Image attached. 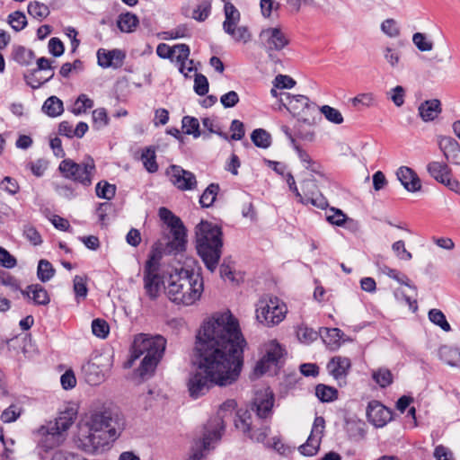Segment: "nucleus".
I'll use <instances>...</instances> for the list:
<instances>
[{
    "label": "nucleus",
    "instance_id": "f257e3e1",
    "mask_svg": "<svg viewBox=\"0 0 460 460\" xmlns=\"http://www.w3.org/2000/svg\"><path fill=\"white\" fill-rule=\"evenodd\" d=\"M246 341L230 312L218 314L204 323L196 341V365L205 374L226 386L238 378L243 364Z\"/></svg>",
    "mask_w": 460,
    "mask_h": 460
},
{
    "label": "nucleus",
    "instance_id": "f03ea898",
    "mask_svg": "<svg viewBox=\"0 0 460 460\" xmlns=\"http://www.w3.org/2000/svg\"><path fill=\"white\" fill-rule=\"evenodd\" d=\"M125 418L116 408L102 406L85 414L75 441L76 447L88 454H98L109 448L125 429Z\"/></svg>",
    "mask_w": 460,
    "mask_h": 460
},
{
    "label": "nucleus",
    "instance_id": "7ed1b4c3",
    "mask_svg": "<svg viewBox=\"0 0 460 460\" xmlns=\"http://www.w3.org/2000/svg\"><path fill=\"white\" fill-rule=\"evenodd\" d=\"M204 290L202 277L191 270H174L167 279L165 294L178 305L189 306L199 300Z\"/></svg>",
    "mask_w": 460,
    "mask_h": 460
},
{
    "label": "nucleus",
    "instance_id": "20e7f679",
    "mask_svg": "<svg viewBox=\"0 0 460 460\" xmlns=\"http://www.w3.org/2000/svg\"><path fill=\"white\" fill-rule=\"evenodd\" d=\"M165 345L166 340L160 335L154 337L146 334L137 335L134 340L127 367H130L135 360L144 356L137 374L142 380L150 378L164 355Z\"/></svg>",
    "mask_w": 460,
    "mask_h": 460
},
{
    "label": "nucleus",
    "instance_id": "39448f33",
    "mask_svg": "<svg viewBox=\"0 0 460 460\" xmlns=\"http://www.w3.org/2000/svg\"><path fill=\"white\" fill-rule=\"evenodd\" d=\"M196 249L207 269L214 272L217 268L223 247L221 228L208 221H201L195 228Z\"/></svg>",
    "mask_w": 460,
    "mask_h": 460
},
{
    "label": "nucleus",
    "instance_id": "423d86ee",
    "mask_svg": "<svg viewBox=\"0 0 460 460\" xmlns=\"http://www.w3.org/2000/svg\"><path fill=\"white\" fill-rule=\"evenodd\" d=\"M76 417L74 409L59 414L55 421H49L37 430L38 448L45 453L60 446L66 439V432L72 426Z\"/></svg>",
    "mask_w": 460,
    "mask_h": 460
},
{
    "label": "nucleus",
    "instance_id": "0eeeda50",
    "mask_svg": "<svg viewBox=\"0 0 460 460\" xmlns=\"http://www.w3.org/2000/svg\"><path fill=\"white\" fill-rule=\"evenodd\" d=\"M58 169L65 178L79 182L85 187L92 184L95 173L94 161L91 157H87L80 164L72 159H64Z\"/></svg>",
    "mask_w": 460,
    "mask_h": 460
},
{
    "label": "nucleus",
    "instance_id": "6e6552de",
    "mask_svg": "<svg viewBox=\"0 0 460 460\" xmlns=\"http://www.w3.org/2000/svg\"><path fill=\"white\" fill-rule=\"evenodd\" d=\"M287 305L278 297H263L256 307L257 320L266 326L279 324L286 316Z\"/></svg>",
    "mask_w": 460,
    "mask_h": 460
},
{
    "label": "nucleus",
    "instance_id": "1a4fd4ad",
    "mask_svg": "<svg viewBox=\"0 0 460 460\" xmlns=\"http://www.w3.org/2000/svg\"><path fill=\"white\" fill-rule=\"evenodd\" d=\"M236 407L234 400L226 401L219 408L217 415L208 420L204 427L203 433V447L209 448V444L218 442L225 430L224 419L226 417L227 412H232Z\"/></svg>",
    "mask_w": 460,
    "mask_h": 460
},
{
    "label": "nucleus",
    "instance_id": "9d476101",
    "mask_svg": "<svg viewBox=\"0 0 460 460\" xmlns=\"http://www.w3.org/2000/svg\"><path fill=\"white\" fill-rule=\"evenodd\" d=\"M213 385H217V379L205 374L197 367V370L190 372L187 380L190 396L198 399L206 394Z\"/></svg>",
    "mask_w": 460,
    "mask_h": 460
},
{
    "label": "nucleus",
    "instance_id": "9b49d317",
    "mask_svg": "<svg viewBox=\"0 0 460 460\" xmlns=\"http://www.w3.org/2000/svg\"><path fill=\"white\" fill-rule=\"evenodd\" d=\"M283 357V349L276 341H271L265 345V355L257 362L254 367V374L261 376L269 371L272 367H277L280 358Z\"/></svg>",
    "mask_w": 460,
    "mask_h": 460
},
{
    "label": "nucleus",
    "instance_id": "f8f14e48",
    "mask_svg": "<svg viewBox=\"0 0 460 460\" xmlns=\"http://www.w3.org/2000/svg\"><path fill=\"white\" fill-rule=\"evenodd\" d=\"M235 427L255 442L262 443L268 436V428L252 429V413L247 410H239L234 420Z\"/></svg>",
    "mask_w": 460,
    "mask_h": 460
},
{
    "label": "nucleus",
    "instance_id": "ddd939ff",
    "mask_svg": "<svg viewBox=\"0 0 460 460\" xmlns=\"http://www.w3.org/2000/svg\"><path fill=\"white\" fill-rule=\"evenodd\" d=\"M325 428L323 417L317 416L314 420L311 433L306 442L298 447L299 452L305 456H313L316 455L320 448L322 437Z\"/></svg>",
    "mask_w": 460,
    "mask_h": 460
},
{
    "label": "nucleus",
    "instance_id": "4468645a",
    "mask_svg": "<svg viewBox=\"0 0 460 460\" xmlns=\"http://www.w3.org/2000/svg\"><path fill=\"white\" fill-rule=\"evenodd\" d=\"M259 38L265 50L280 51L289 44L288 36L279 28L264 29Z\"/></svg>",
    "mask_w": 460,
    "mask_h": 460
},
{
    "label": "nucleus",
    "instance_id": "2eb2a0df",
    "mask_svg": "<svg viewBox=\"0 0 460 460\" xmlns=\"http://www.w3.org/2000/svg\"><path fill=\"white\" fill-rule=\"evenodd\" d=\"M143 282L145 293L151 300H156L162 288H165L163 276L159 271L152 270L150 264L144 267Z\"/></svg>",
    "mask_w": 460,
    "mask_h": 460
},
{
    "label": "nucleus",
    "instance_id": "dca6fc26",
    "mask_svg": "<svg viewBox=\"0 0 460 460\" xmlns=\"http://www.w3.org/2000/svg\"><path fill=\"white\" fill-rule=\"evenodd\" d=\"M172 184L181 190H193L197 186L193 172L184 170L179 165H171L166 172Z\"/></svg>",
    "mask_w": 460,
    "mask_h": 460
},
{
    "label": "nucleus",
    "instance_id": "f3484780",
    "mask_svg": "<svg viewBox=\"0 0 460 460\" xmlns=\"http://www.w3.org/2000/svg\"><path fill=\"white\" fill-rule=\"evenodd\" d=\"M273 404V393L269 388L259 390L255 393L252 411L256 412L258 419H268L272 414Z\"/></svg>",
    "mask_w": 460,
    "mask_h": 460
},
{
    "label": "nucleus",
    "instance_id": "a211bd4d",
    "mask_svg": "<svg viewBox=\"0 0 460 460\" xmlns=\"http://www.w3.org/2000/svg\"><path fill=\"white\" fill-rule=\"evenodd\" d=\"M280 103L294 116H300L305 110L314 109V104L305 95H292L288 93H280Z\"/></svg>",
    "mask_w": 460,
    "mask_h": 460
},
{
    "label": "nucleus",
    "instance_id": "6ab92c4d",
    "mask_svg": "<svg viewBox=\"0 0 460 460\" xmlns=\"http://www.w3.org/2000/svg\"><path fill=\"white\" fill-rule=\"evenodd\" d=\"M437 144L447 163L460 165V144L449 136H438Z\"/></svg>",
    "mask_w": 460,
    "mask_h": 460
},
{
    "label": "nucleus",
    "instance_id": "aec40b11",
    "mask_svg": "<svg viewBox=\"0 0 460 460\" xmlns=\"http://www.w3.org/2000/svg\"><path fill=\"white\" fill-rule=\"evenodd\" d=\"M126 55L124 51L114 49L107 50L105 49H99L97 50V62L98 65L102 68H119L124 63Z\"/></svg>",
    "mask_w": 460,
    "mask_h": 460
},
{
    "label": "nucleus",
    "instance_id": "412c9836",
    "mask_svg": "<svg viewBox=\"0 0 460 460\" xmlns=\"http://www.w3.org/2000/svg\"><path fill=\"white\" fill-rule=\"evenodd\" d=\"M367 417L369 422L380 428L391 420L392 412L379 402L372 401L367 405Z\"/></svg>",
    "mask_w": 460,
    "mask_h": 460
},
{
    "label": "nucleus",
    "instance_id": "4be33fe9",
    "mask_svg": "<svg viewBox=\"0 0 460 460\" xmlns=\"http://www.w3.org/2000/svg\"><path fill=\"white\" fill-rule=\"evenodd\" d=\"M101 358H96L95 360L87 362L83 366V372L85 380L91 385H96L104 381L108 366L104 367L101 364Z\"/></svg>",
    "mask_w": 460,
    "mask_h": 460
},
{
    "label": "nucleus",
    "instance_id": "5701e85b",
    "mask_svg": "<svg viewBox=\"0 0 460 460\" xmlns=\"http://www.w3.org/2000/svg\"><path fill=\"white\" fill-rule=\"evenodd\" d=\"M396 176L402 185L411 192L420 190L421 182L417 173L408 166H401L397 172Z\"/></svg>",
    "mask_w": 460,
    "mask_h": 460
},
{
    "label": "nucleus",
    "instance_id": "b1692460",
    "mask_svg": "<svg viewBox=\"0 0 460 460\" xmlns=\"http://www.w3.org/2000/svg\"><path fill=\"white\" fill-rule=\"evenodd\" d=\"M350 367V359L341 356L333 357L327 364L329 373L336 380H343L347 376Z\"/></svg>",
    "mask_w": 460,
    "mask_h": 460
},
{
    "label": "nucleus",
    "instance_id": "393cba45",
    "mask_svg": "<svg viewBox=\"0 0 460 460\" xmlns=\"http://www.w3.org/2000/svg\"><path fill=\"white\" fill-rule=\"evenodd\" d=\"M21 294L37 305H47L50 302L48 291L40 284L29 285L26 289L21 290Z\"/></svg>",
    "mask_w": 460,
    "mask_h": 460
},
{
    "label": "nucleus",
    "instance_id": "a878e982",
    "mask_svg": "<svg viewBox=\"0 0 460 460\" xmlns=\"http://www.w3.org/2000/svg\"><path fill=\"white\" fill-rule=\"evenodd\" d=\"M172 240H170L164 249L165 254H178L186 249V229L185 227L178 228L177 230L171 231Z\"/></svg>",
    "mask_w": 460,
    "mask_h": 460
},
{
    "label": "nucleus",
    "instance_id": "bb28decb",
    "mask_svg": "<svg viewBox=\"0 0 460 460\" xmlns=\"http://www.w3.org/2000/svg\"><path fill=\"white\" fill-rule=\"evenodd\" d=\"M427 172L430 177L441 184L452 175V169L447 162L431 161L427 164Z\"/></svg>",
    "mask_w": 460,
    "mask_h": 460
},
{
    "label": "nucleus",
    "instance_id": "cd10ccee",
    "mask_svg": "<svg viewBox=\"0 0 460 460\" xmlns=\"http://www.w3.org/2000/svg\"><path fill=\"white\" fill-rule=\"evenodd\" d=\"M418 110L422 120L425 122L434 120L441 112L440 102L438 99L425 101Z\"/></svg>",
    "mask_w": 460,
    "mask_h": 460
},
{
    "label": "nucleus",
    "instance_id": "c85d7f7f",
    "mask_svg": "<svg viewBox=\"0 0 460 460\" xmlns=\"http://www.w3.org/2000/svg\"><path fill=\"white\" fill-rule=\"evenodd\" d=\"M438 355L447 365L460 369V349L444 345L439 348Z\"/></svg>",
    "mask_w": 460,
    "mask_h": 460
},
{
    "label": "nucleus",
    "instance_id": "c756f323",
    "mask_svg": "<svg viewBox=\"0 0 460 460\" xmlns=\"http://www.w3.org/2000/svg\"><path fill=\"white\" fill-rule=\"evenodd\" d=\"M224 12L226 17L223 22L224 31L232 32V27L236 26L240 21V12L230 2L225 3Z\"/></svg>",
    "mask_w": 460,
    "mask_h": 460
},
{
    "label": "nucleus",
    "instance_id": "7c9ffc66",
    "mask_svg": "<svg viewBox=\"0 0 460 460\" xmlns=\"http://www.w3.org/2000/svg\"><path fill=\"white\" fill-rule=\"evenodd\" d=\"M42 111L49 117H58L64 111L63 102L57 96H50L44 102Z\"/></svg>",
    "mask_w": 460,
    "mask_h": 460
},
{
    "label": "nucleus",
    "instance_id": "2f4dec72",
    "mask_svg": "<svg viewBox=\"0 0 460 460\" xmlns=\"http://www.w3.org/2000/svg\"><path fill=\"white\" fill-rule=\"evenodd\" d=\"M159 217L171 228V231L184 227L181 219L166 208H159Z\"/></svg>",
    "mask_w": 460,
    "mask_h": 460
},
{
    "label": "nucleus",
    "instance_id": "473e14b6",
    "mask_svg": "<svg viewBox=\"0 0 460 460\" xmlns=\"http://www.w3.org/2000/svg\"><path fill=\"white\" fill-rule=\"evenodd\" d=\"M137 23L138 19L137 15L130 13L120 14L118 20V27L123 32H131Z\"/></svg>",
    "mask_w": 460,
    "mask_h": 460
},
{
    "label": "nucleus",
    "instance_id": "72a5a7b5",
    "mask_svg": "<svg viewBox=\"0 0 460 460\" xmlns=\"http://www.w3.org/2000/svg\"><path fill=\"white\" fill-rule=\"evenodd\" d=\"M34 58V52L22 46L16 47L13 49V59L22 66L31 65Z\"/></svg>",
    "mask_w": 460,
    "mask_h": 460
},
{
    "label": "nucleus",
    "instance_id": "f704fd0d",
    "mask_svg": "<svg viewBox=\"0 0 460 460\" xmlns=\"http://www.w3.org/2000/svg\"><path fill=\"white\" fill-rule=\"evenodd\" d=\"M347 431L352 439H363L366 436V424L360 420L348 421Z\"/></svg>",
    "mask_w": 460,
    "mask_h": 460
},
{
    "label": "nucleus",
    "instance_id": "c9c22d12",
    "mask_svg": "<svg viewBox=\"0 0 460 460\" xmlns=\"http://www.w3.org/2000/svg\"><path fill=\"white\" fill-rule=\"evenodd\" d=\"M40 74V72L32 70L30 74L25 75L24 78L27 84L33 89H37L54 76V73H50L49 75H42Z\"/></svg>",
    "mask_w": 460,
    "mask_h": 460
},
{
    "label": "nucleus",
    "instance_id": "e433bc0d",
    "mask_svg": "<svg viewBox=\"0 0 460 460\" xmlns=\"http://www.w3.org/2000/svg\"><path fill=\"white\" fill-rule=\"evenodd\" d=\"M172 58H175L177 61L181 62L180 72L184 74L187 76V73L184 72L185 65L184 61L188 59L190 56V48L186 44H177L172 47Z\"/></svg>",
    "mask_w": 460,
    "mask_h": 460
},
{
    "label": "nucleus",
    "instance_id": "4c0bfd02",
    "mask_svg": "<svg viewBox=\"0 0 460 460\" xmlns=\"http://www.w3.org/2000/svg\"><path fill=\"white\" fill-rule=\"evenodd\" d=\"M55 272V269L49 261L42 259L39 261L37 276L41 282L50 280L54 277Z\"/></svg>",
    "mask_w": 460,
    "mask_h": 460
},
{
    "label": "nucleus",
    "instance_id": "58836bf2",
    "mask_svg": "<svg viewBox=\"0 0 460 460\" xmlns=\"http://www.w3.org/2000/svg\"><path fill=\"white\" fill-rule=\"evenodd\" d=\"M28 13L33 18L42 20L49 16L50 13L49 8L47 4L38 1L31 2L28 4Z\"/></svg>",
    "mask_w": 460,
    "mask_h": 460
},
{
    "label": "nucleus",
    "instance_id": "ea45409f",
    "mask_svg": "<svg viewBox=\"0 0 460 460\" xmlns=\"http://www.w3.org/2000/svg\"><path fill=\"white\" fill-rule=\"evenodd\" d=\"M337 394L338 392L335 388L323 384H320L315 387V395L323 402H329L335 400L337 398Z\"/></svg>",
    "mask_w": 460,
    "mask_h": 460
},
{
    "label": "nucleus",
    "instance_id": "a19ab883",
    "mask_svg": "<svg viewBox=\"0 0 460 460\" xmlns=\"http://www.w3.org/2000/svg\"><path fill=\"white\" fill-rule=\"evenodd\" d=\"M253 144L261 148H268L270 146V135L262 128L254 129L251 135Z\"/></svg>",
    "mask_w": 460,
    "mask_h": 460
},
{
    "label": "nucleus",
    "instance_id": "79ce46f5",
    "mask_svg": "<svg viewBox=\"0 0 460 460\" xmlns=\"http://www.w3.org/2000/svg\"><path fill=\"white\" fill-rule=\"evenodd\" d=\"M219 190L218 184L211 183L204 190L199 199V203L204 208H208L213 205L216 200V197Z\"/></svg>",
    "mask_w": 460,
    "mask_h": 460
},
{
    "label": "nucleus",
    "instance_id": "37998d69",
    "mask_svg": "<svg viewBox=\"0 0 460 460\" xmlns=\"http://www.w3.org/2000/svg\"><path fill=\"white\" fill-rule=\"evenodd\" d=\"M93 107V101L86 94H80L75 100L71 112L75 115L85 113L88 109Z\"/></svg>",
    "mask_w": 460,
    "mask_h": 460
},
{
    "label": "nucleus",
    "instance_id": "c03bdc74",
    "mask_svg": "<svg viewBox=\"0 0 460 460\" xmlns=\"http://www.w3.org/2000/svg\"><path fill=\"white\" fill-rule=\"evenodd\" d=\"M155 158V152L151 147L146 148L142 152L141 161L147 172H155L158 170Z\"/></svg>",
    "mask_w": 460,
    "mask_h": 460
},
{
    "label": "nucleus",
    "instance_id": "a18cd8bd",
    "mask_svg": "<svg viewBox=\"0 0 460 460\" xmlns=\"http://www.w3.org/2000/svg\"><path fill=\"white\" fill-rule=\"evenodd\" d=\"M95 192L99 198L111 200L115 196L116 186L102 181L96 184Z\"/></svg>",
    "mask_w": 460,
    "mask_h": 460
},
{
    "label": "nucleus",
    "instance_id": "49530a36",
    "mask_svg": "<svg viewBox=\"0 0 460 460\" xmlns=\"http://www.w3.org/2000/svg\"><path fill=\"white\" fill-rule=\"evenodd\" d=\"M182 129L187 135H192L195 138L200 136L199 122L194 117L185 116L182 119Z\"/></svg>",
    "mask_w": 460,
    "mask_h": 460
},
{
    "label": "nucleus",
    "instance_id": "de8ad7c7",
    "mask_svg": "<svg viewBox=\"0 0 460 460\" xmlns=\"http://www.w3.org/2000/svg\"><path fill=\"white\" fill-rule=\"evenodd\" d=\"M412 42L415 47L421 52H428L432 50L433 42L426 34L422 32H416L412 35Z\"/></svg>",
    "mask_w": 460,
    "mask_h": 460
},
{
    "label": "nucleus",
    "instance_id": "09e8293b",
    "mask_svg": "<svg viewBox=\"0 0 460 460\" xmlns=\"http://www.w3.org/2000/svg\"><path fill=\"white\" fill-rule=\"evenodd\" d=\"M73 288L75 295V299L79 303L82 299L86 297L88 293L86 279L84 277L76 275L74 278Z\"/></svg>",
    "mask_w": 460,
    "mask_h": 460
},
{
    "label": "nucleus",
    "instance_id": "8fccbe9b",
    "mask_svg": "<svg viewBox=\"0 0 460 460\" xmlns=\"http://www.w3.org/2000/svg\"><path fill=\"white\" fill-rule=\"evenodd\" d=\"M211 10V0H201L197 7L193 10L192 18L199 21H205Z\"/></svg>",
    "mask_w": 460,
    "mask_h": 460
},
{
    "label": "nucleus",
    "instance_id": "3c124183",
    "mask_svg": "<svg viewBox=\"0 0 460 460\" xmlns=\"http://www.w3.org/2000/svg\"><path fill=\"white\" fill-rule=\"evenodd\" d=\"M429 319L445 332H449L451 330L450 324L447 321L445 314L438 309L429 310Z\"/></svg>",
    "mask_w": 460,
    "mask_h": 460
},
{
    "label": "nucleus",
    "instance_id": "603ef678",
    "mask_svg": "<svg viewBox=\"0 0 460 460\" xmlns=\"http://www.w3.org/2000/svg\"><path fill=\"white\" fill-rule=\"evenodd\" d=\"M373 379L383 388L393 383V375L387 368H379L372 374Z\"/></svg>",
    "mask_w": 460,
    "mask_h": 460
},
{
    "label": "nucleus",
    "instance_id": "864d4df0",
    "mask_svg": "<svg viewBox=\"0 0 460 460\" xmlns=\"http://www.w3.org/2000/svg\"><path fill=\"white\" fill-rule=\"evenodd\" d=\"M323 332L324 334H323V339L324 342L328 343L329 345H340V341L344 335L341 330L338 328H325Z\"/></svg>",
    "mask_w": 460,
    "mask_h": 460
},
{
    "label": "nucleus",
    "instance_id": "5fc2aeb1",
    "mask_svg": "<svg viewBox=\"0 0 460 460\" xmlns=\"http://www.w3.org/2000/svg\"><path fill=\"white\" fill-rule=\"evenodd\" d=\"M93 127L96 129H101L109 124V118L107 111L104 108H98L93 111L92 113Z\"/></svg>",
    "mask_w": 460,
    "mask_h": 460
},
{
    "label": "nucleus",
    "instance_id": "6e6d98bb",
    "mask_svg": "<svg viewBox=\"0 0 460 460\" xmlns=\"http://www.w3.org/2000/svg\"><path fill=\"white\" fill-rule=\"evenodd\" d=\"M320 111L323 114L325 119L334 124H341L343 122V117L339 110L331 107L329 105H323L320 108Z\"/></svg>",
    "mask_w": 460,
    "mask_h": 460
},
{
    "label": "nucleus",
    "instance_id": "4d7b16f0",
    "mask_svg": "<svg viewBox=\"0 0 460 460\" xmlns=\"http://www.w3.org/2000/svg\"><path fill=\"white\" fill-rule=\"evenodd\" d=\"M8 21L11 27L16 31H22L27 25L26 16L20 11H16L9 14Z\"/></svg>",
    "mask_w": 460,
    "mask_h": 460
},
{
    "label": "nucleus",
    "instance_id": "13d9d810",
    "mask_svg": "<svg viewBox=\"0 0 460 460\" xmlns=\"http://www.w3.org/2000/svg\"><path fill=\"white\" fill-rule=\"evenodd\" d=\"M0 284L9 288L10 292H21V286L19 281L11 274L6 271L0 272Z\"/></svg>",
    "mask_w": 460,
    "mask_h": 460
},
{
    "label": "nucleus",
    "instance_id": "bf43d9fd",
    "mask_svg": "<svg viewBox=\"0 0 460 460\" xmlns=\"http://www.w3.org/2000/svg\"><path fill=\"white\" fill-rule=\"evenodd\" d=\"M383 55L385 60L389 64L392 68H397L401 62L400 51L391 47H385L383 49Z\"/></svg>",
    "mask_w": 460,
    "mask_h": 460
},
{
    "label": "nucleus",
    "instance_id": "052dcab7",
    "mask_svg": "<svg viewBox=\"0 0 460 460\" xmlns=\"http://www.w3.org/2000/svg\"><path fill=\"white\" fill-rule=\"evenodd\" d=\"M383 272L388 277L395 279L398 283L403 284L414 291L416 290V287L411 284L407 276L401 274L398 270L385 266L383 270Z\"/></svg>",
    "mask_w": 460,
    "mask_h": 460
},
{
    "label": "nucleus",
    "instance_id": "680f3d73",
    "mask_svg": "<svg viewBox=\"0 0 460 460\" xmlns=\"http://www.w3.org/2000/svg\"><path fill=\"white\" fill-rule=\"evenodd\" d=\"M109 325L104 320L97 318L92 322V332L95 336L99 338H106L109 334Z\"/></svg>",
    "mask_w": 460,
    "mask_h": 460
},
{
    "label": "nucleus",
    "instance_id": "e2e57ef3",
    "mask_svg": "<svg viewBox=\"0 0 460 460\" xmlns=\"http://www.w3.org/2000/svg\"><path fill=\"white\" fill-rule=\"evenodd\" d=\"M296 336L301 342L310 343L317 339L318 333L307 326H300L296 331Z\"/></svg>",
    "mask_w": 460,
    "mask_h": 460
},
{
    "label": "nucleus",
    "instance_id": "0e129e2a",
    "mask_svg": "<svg viewBox=\"0 0 460 460\" xmlns=\"http://www.w3.org/2000/svg\"><path fill=\"white\" fill-rule=\"evenodd\" d=\"M376 97L372 93H359L351 99L352 105L358 107L362 105L364 107H370L375 104Z\"/></svg>",
    "mask_w": 460,
    "mask_h": 460
},
{
    "label": "nucleus",
    "instance_id": "69168bd1",
    "mask_svg": "<svg viewBox=\"0 0 460 460\" xmlns=\"http://www.w3.org/2000/svg\"><path fill=\"white\" fill-rule=\"evenodd\" d=\"M209 444V448L203 447V438L195 442V446L192 448V452L186 460H203L206 456V451H209L213 447Z\"/></svg>",
    "mask_w": 460,
    "mask_h": 460
},
{
    "label": "nucleus",
    "instance_id": "338daca9",
    "mask_svg": "<svg viewBox=\"0 0 460 460\" xmlns=\"http://www.w3.org/2000/svg\"><path fill=\"white\" fill-rule=\"evenodd\" d=\"M23 236L34 246L42 243V238L38 230L31 226L26 225L23 227Z\"/></svg>",
    "mask_w": 460,
    "mask_h": 460
},
{
    "label": "nucleus",
    "instance_id": "774afa93",
    "mask_svg": "<svg viewBox=\"0 0 460 460\" xmlns=\"http://www.w3.org/2000/svg\"><path fill=\"white\" fill-rule=\"evenodd\" d=\"M382 31L390 38H395L400 34V29L394 19H386L381 24Z\"/></svg>",
    "mask_w": 460,
    "mask_h": 460
}]
</instances>
